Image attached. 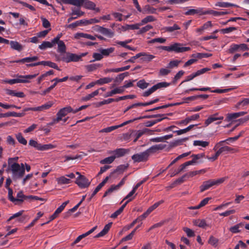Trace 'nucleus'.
I'll list each match as a JSON object with an SVG mask.
<instances>
[{
  "label": "nucleus",
  "instance_id": "obj_1",
  "mask_svg": "<svg viewBox=\"0 0 249 249\" xmlns=\"http://www.w3.org/2000/svg\"><path fill=\"white\" fill-rule=\"evenodd\" d=\"M158 48L169 52H174L176 53H183L191 50L190 47H183L182 45L179 43H175L169 46H160Z\"/></svg>",
  "mask_w": 249,
  "mask_h": 249
},
{
  "label": "nucleus",
  "instance_id": "obj_2",
  "mask_svg": "<svg viewBox=\"0 0 249 249\" xmlns=\"http://www.w3.org/2000/svg\"><path fill=\"white\" fill-rule=\"evenodd\" d=\"M18 163H14L8 166L7 170H10L12 173V178L14 180L21 178L25 174L23 169H20Z\"/></svg>",
  "mask_w": 249,
  "mask_h": 249
},
{
  "label": "nucleus",
  "instance_id": "obj_3",
  "mask_svg": "<svg viewBox=\"0 0 249 249\" xmlns=\"http://www.w3.org/2000/svg\"><path fill=\"white\" fill-rule=\"evenodd\" d=\"M226 179V178H222L216 180L209 179L204 181L200 186V192H203L209 189L210 187L215 185H218L223 183Z\"/></svg>",
  "mask_w": 249,
  "mask_h": 249
},
{
  "label": "nucleus",
  "instance_id": "obj_4",
  "mask_svg": "<svg viewBox=\"0 0 249 249\" xmlns=\"http://www.w3.org/2000/svg\"><path fill=\"white\" fill-rule=\"evenodd\" d=\"M57 61H62L66 63L71 62H78L80 60V57L78 55L75 53H72L69 52L66 53L65 55H62V56L56 57Z\"/></svg>",
  "mask_w": 249,
  "mask_h": 249
},
{
  "label": "nucleus",
  "instance_id": "obj_5",
  "mask_svg": "<svg viewBox=\"0 0 249 249\" xmlns=\"http://www.w3.org/2000/svg\"><path fill=\"white\" fill-rule=\"evenodd\" d=\"M169 86V84L165 82H162L157 83V84L154 85L151 88L148 89L147 90L145 91L143 94L142 96L143 97H148L154 92L156 91L157 89H160L161 88H166Z\"/></svg>",
  "mask_w": 249,
  "mask_h": 249
},
{
  "label": "nucleus",
  "instance_id": "obj_6",
  "mask_svg": "<svg viewBox=\"0 0 249 249\" xmlns=\"http://www.w3.org/2000/svg\"><path fill=\"white\" fill-rule=\"evenodd\" d=\"M41 65L44 66H49V67L60 71V69L58 68L56 64L50 61H42L38 62L31 63L29 64H27L26 66L27 67H31Z\"/></svg>",
  "mask_w": 249,
  "mask_h": 249
},
{
  "label": "nucleus",
  "instance_id": "obj_7",
  "mask_svg": "<svg viewBox=\"0 0 249 249\" xmlns=\"http://www.w3.org/2000/svg\"><path fill=\"white\" fill-rule=\"evenodd\" d=\"M79 175V177L76 178V183L81 188H85L88 187L90 184L88 179L84 176L81 175L79 172H76Z\"/></svg>",
  "mask_w": 249,
  "mask_h": 249
},
{
  "label": "nucleus",
  "instance_id": "obj_8",
  "mask_svg": "<svg viewBox=\"0 0 249 249\" xmlns=\"http://www.w3.org/2000/svg\"><path fill=\"white\" fill-rule=\"evenodd\" d=\"M69 201H67L63 202L61 206H60L54 212V213L50 216V220L46 223H44L41 224V226H43L45 224H48L50 221L56 218L59 213H60L64 209L66 205L69 203Z\"/></svg>",
  "mask_w": 249,
  "mask_h": 249
},
{
  "label": "nucleus",
  "instance_id": "obj_9",
  "mask_svg": "<svg viewBox=\"0 0 249 249\" xmlns=\"http://www.w3.org/2000/svg\"><path fill=\"white\" fill-rule=\"evenodd\" d=\"M148 157L147 152L145 151L143 152L133 155L131 158L135 162H140L147 160Z\"/></svg>",
  "mask_w": 249,
  "mask_h": 249
},
{
  "label": "nucleus",
  "instance_id": "obj_10",
  "mask_svg": "<svg viewBox=\"0 0 249 249\" xmlns=\"http://www.w3.org/2000/svg\"><path fill=\"white\" fill-rule=\"evenodd\" d=\"M130 151L129 149L125 148H117L113 151H110L108 153L110 154H114L113 157L116 158H120L124 156L125 154H128Z\"/></svg>",
  "mask_w": 249,
  "mask_h": 249
},
{
  "label": "nucleus",
  "instance_id": "obj_11",
  "mask_svg": "<svg viewBox=\"0 0 249 249\" xmlns=\"http://www.w3.org/2000/svg\"><path fill=\"white\" fill-rule=\"evenodd\" d=\"M210 70V69L207 68H203L201 70H198L196 72L193 73L192 74L186 76L185 80H184L182 82L190 81L193 79L194 78L196 77V76L202 74Z\"/></svg>",
  "mask_w": 249,
  "mask_h": 249
},
{
  "label": "nucleus",
  "instance_id": "obj_12",
  "mask_svg": "<svg viewBox=\"0 0 249 249\" xmlns=\"http://www.w3.org/2000/svg\"><path fill=\"white\" fill-rule=\"evenodd\" d=\"M82 5L86 9L94 10L96 12H99L100 11L99 8L96 7L95 3L89 0H85Z\"/></svg>",
  "mask_w": 249,
  "mask_h": 249
},
{
  "label": "nucleus",
  "instance_id": "obj_13",
  "mask_svg": "<svg viewBox=\"0 0 249 249\" xmlns=\"http://www.w3.org/2000/svg\"><path fill=\"white\" fill-rule=\"evenodd\" d=\"M14 203L15 205H20L23 203L25 200L28 199V196H25L23 194L22 191L18 192L17 195V197L15 198Z\"/></svg>",
  "mask_w": 249,
  "mask_h": 249
},
{
  "label": "nucleus",
  "instance_id": "obj_14",
  "mask_svg": "<svg viewBox=\"0 0 249 249\" xmlns=\"http://www.w3.org/2000/svg\"><path fill=\"white\" fill-rule=\"evenodd\" d=\"M223 119H224L223 116H219V117L216 118L212 115H211L209 117V118L207 120H205V126H207L210 124L212 123L213 122L216 121H218V120H219L220 121L215 123V124H221V121L223 120Z\"/></svg>",
  "mask_w": 249,
  "mask_h": 249
},
{
  "label": "nucleus",
  "instance_id": "obj_15",
  "mask_svg": "<svg viewBox=\"0 0 249 249\" xmlns=\"http://www.w3.org/2000/svg\"><path fill=\"white\" fill-rule=\"evenodd\" d=\"M73 109L71 107H64L61 109L56 114V116L59 117L61 118V120H62V118L65 117L66 115L68 114V113L70 112L73 113Z\"/></svg>",
  "mask_w": 249,
  "mask_h": 249
},
{
  "label": "nucleus",
  "instance_id": "obj_16",
  "mask_svg": "<svg viewBox=\"0 0 249 249\" xmlns=\"http://www.w3.org/2000/svg\"><path fill=\"white\" fill-rule=\"evenodd\" d=\"M166 146V144H159L155 145H153L150 147L149 148L147 149L146 151L147 152L148 154V156L149 154L151 153H154L158 150H161L165 148Z\"/></svg>",
  "mask_w": 249,
  "mask_h": 249
},
{
  "label": "nucleus",
  "instance_id": "obj_17",
  "mask_svg": "<svg viewBox=\"0 0 249 249\" xmlns=\"http://www.w3.org/2000/svg\"><path fill=\"white\" fill-rule=\"evenodd\" d=\"M244 226V223L240 222L233 226L231 227L229 229V231L232 233H237L240 232L242 229L243 228Z\"/></svg>",
  "mask_w": 249,
  "mask_h": 249
},
{
  "label": "nucleus",
  "instance_id": "obj_18",
  "mask_svg": "<svg viewBox=\"0 0 249 249\" xmlns=\"http://www.w3.org/2000/svg\"><path fill=\"white\" fill-rule=\"evenodd\" d=\"M38 59V57L37 56H34L32 57H27L21 59L15 60L13 62L15 63H30L36 61Z\"/></svg>",
  "mask_w": 249,
  "mask_h": 249
},
{
  "label": "nucleus",
  "instance_id": "obj_19",
  "mask_svg": "<svg viewBox=\"0 0 249 249\" xmlns=\"http://www.w3.org/2000/svg\"><path fill=\"white\" fill-rule=\"evenodd\" d=\"M112 225V222H110V223H108L105 226L104 229L99 233H98L95 236V238H99V237H102V236H104L105 235H106L109 231Z\"/></svg>",
  "mask_w": 249,
  "mask_h": 249
},
{
  "label": "nucleus",
  "instance_id": "obj_20",
  "mask_svg": "<svg viewBox=\"0 0 249 249\" xmlns=\"http://www.w3.org/2000/svg\"><path fill=\"white\" fill-rule=\"evenodd\" d=\"M157 9L149 5H146L142 9V13L143 14H156Z\"/></svg>",
  "mask_w": 249,
  "mask_h": 249
},
{
  "label": "nucleus",
  "instance_id": "obj_21",
  "mask_svg": "<svg viewBox=\"0 0 249 249\" xmlns=\"http://www.w3.org/2000/svg\"><path fill=\"white\" fill-rule=\"evenodd\" d=\"M128 167V164H121L117 166L116 169L111 172L110 174V177H112L113 174L115 173H118V174L123 173Z\"/></svg>",
  "mask_w": 249,
  "mask_h": 249
},
{
  "label": "nucleus",
  "instance_id": "obj_22",
  "mask_svg": "<svg viewBox=\"0 0 249 249\" xmlns=\"http://www.w3.org/2000/svg\"><path fill=\"white\" fill-rule=\"evenodd\" d=\"M205 156L204 153H199L197 154H193L191 157L193 160L195 161V163L196 164L199 163L203 162L202 159Z\"/></svg>",
  "mask_w": 249,
  "mask_h": 249
},
{
  "label": "nucleus",
  "instance_id": "obj_23",
  "mask_svg": "<svg viewBox=\"0 0 249 249\" xmlns=\"http://www.w3.org/2000/svg\"><path fill=\"white\" fill-rule=\"evenodd\" d=\"M75 37L77 39H79L80 38L83 37L92 40H95L96 39L95 36H91L89 34L83 33H77V34H76Z\"/></svg>",
  "mask_w": 249,
  "mask_h": 249
},
{
  "label": "nucleus",
  "instance_id": "obj_24",
  "mask_svg": "<svg viewBox=\"0 0 249 249\" xmlns=\"http://www.w3.org/2000/svg\"><path fill=\"white\" fill-rule=\"evenodd\" d=\"M217 152L219 153V155L221 154H227L229 152H234V150L233 148L231 147L228 146H222L218 148V150H216Z\"/></svg>",
  "mask_w": 249,
  "mask_h": 249
},
{
  "label": "nucleus",
  "instance_id": "obj_25",
  "mask_svg": "<svg viewBox=\"0 0 249 249\" xmlns=\"http://www.w3.org/2000/svg\"><path fill=\"white\" fill-rule=\"evenodd\" d=\"M195 14L203 15L202 8L191 9L185 12V15L186 16L194 15Z\"/></svg>",
  "mask_w": 249,
  "mask_h": 249
},
{
  "label": "nucleus",
  "instance_id": "obj_26",
  "mask_svg": "<svg viewBox=\"0 0 249 249\" xmlns=\"http://www.w3.org/2000/svg\"><path fill=\"white\" fill-rule=\"evenodd\" d=\"M162 116L158 117H160V118H159V119H155V120H154L146 121L145 123V126H146V127H151L153 125H154V124H157V123H158L159 122H161L163 119H167V117L161 118V117H162V116H163L164 115L163 114H162Z\"/></svg>",
  "mask_w": 249,
  "mask_h": 249
},
{
  "label": "nucleus",
  "instance_id": "obj_27",
  "mask_svg": "<svg viewBox=\"0 0 249 249\" xmlns=\"http://www.w3.org/2000/svg\"><path fill=\"white\" fill-rule=\"evenodd\" d=\"M157 20V19L153 16H148L143 18L141 21L139 23L140 24V26H142L148 22H151L155 21Z\"/></svg>",
  "mask_w": 249,
  "mask_h": 249
},
{
  "label": "nucleus",
  "instance_id": "obj_28",
  "mask_svg": "<svg viewBox=\"0 0 249 249\" xmlns=\"http://www.w3.org/2000/svg\"><path fill=\"white\" fill-rule=\"evenodd\" d=\"M124 90L121 87L116 88L109 92L107 93L105 97L112 96L116 94H121L124 92Z\"/></svg>",
  "mask_w": 249,
  "mask_h": 249
},
{
  "label": "nucleus",
  "instance_id": "obj_29",
  "mask_svg": "<svg viewBox=\"0 0 249 249\" xmlns=\"http://www.w3.org/2000/svg\"><path fill=\"white\" fill-rule=\"evenodd\" d=\"M11 48L15 50L20 52L23 49V46L17 41H11L10 42Z\"/></svg>",
  "mask_w": 249,
  "mask_h": 249
},
{
  "label": "nucleus",
  "instance_id": "obj_30",
  "mask_svg": "<svg viewBox=\"0 0 249 249\" xmlns=\"http://www.w3.org/2000/svg\"><path fill=\"white\" fill-rule=\"evenodd\" d=\"M80 3L79 0H60V3L71 4L77 7H81Z\"/></svg>",
  "mask_w": 249,
  "mask_h": 249
},
{
  "label": "nucleus",
  "instance_id": "obj_31",
  "mask_svg": "<svg viewBox=\"0 0 249 249\" xmlns=\"http://www.w3.org/2000/svg\"><path fill=\"white\" fill-rule=\"evenodd\" d=\"M141 53L142 55L141 58V60H142L143 62H150L155 57V56L152 54H150L145 53Z\"/></svg>",
  "mask_w": 249,
  "mask_h": 249
},
{
  "label": "nucleus",
  "instance_id": "obj_32",
  "mask_svg": "<svg viewBox=\"0 0 249 249\" xmlns=\"http://www.w3.org/2000/svg\"><path fill=\"white\" fill-rule=\"evenodd\" d=\"M188 140V138H184L183 139L175 140L170 142V146L171 147H175L182 145L184 142H185Z\"/></svg>",
  "mask_w": 249,
  "mask_h": 249
},
{
  "label": "nucleus",
  "instance_id": "obj_33",
  "mask_svg": "<svg viewBox=\"0 0 249 249\" xmlns=\"http://www.w3.org/2000/svg\"><path fill=\"white\" fill-rule=\"evenodd\" d=\"M247 113L246 112L241 111L239 112H236L234 113L228 114V119L229 121L232 120L233 119L238 118L240 116H243Z\"/></svg>",
  "mask_w": 249,
  "mask_h": 249
},
{
  "label": "nucleus",
  "instance_id": "obj_34",
  "mask_svg": "<svg viewBox=\"0 0 249 249\" xmlns=\"http://www.w3.org/2000/svg\"><path fill=\"white\" fill-rule=\"evenodd\" d=\"M53 103L52 101H49L47 103L42 105L41 106L36 107V111H41L44 110H47L50 108L53 105Z\"/></svg>",
  "mask_w": 249,
  "mask_h": 249
},
{
  "label": "nucleus",
  "instance_id": "obj_35",
  "mask_svg": "<svg viewBox=\"0 0 249 249\" xmlns=\"http://www.w3.org/2000/svg\"><path fill=\"white\" fill-rule=\"evenodd\" d=\"M147 217L145 216V215L144 214V213L142 214L141 215L139 216L138 217H137L135 220H134L128 226V229H130L133 227L135 224L137 223H140L141 224H142V221L144 220L145 218Z\"/></svg>",
  "mask_w": 249,
  "mask_h": 249
},
{
  "label": "nucleus",
  "instance_id": "obj_36",
  "mask_svg": "<svg viewBox=\"0 0 249 249\" xmlns=\"http://www.w3.org/2000/svg\"><path fill=\"white\" fill-rule=\"evenodd\" d=\"M102 31H101V34L107 36L108 37L111 38L114 35V32L111 30L110 29L102 27Z\"/></svg>",
  "mask_w": 249,
  "mask_h": 249
},
{
  "label": "nucleus",
  "instance_id": "obj_37",
  "mask_svg": "<svg viewBox=\"0 0 249 249\" xmlns=\"http://www.w3.org/2000/svg\"><path fill=\"white\" fill-rule=\"evenodd\" d=\"M58 45L57 52L61 53H66V46L63 41H59L56 43Z\"/></svg>",
  "mask_w": 249,
  "mask_h": 249
},
{
  "label": "nucleus",
  "instance_id": "obj_38",
  "mask_svg": "<svg viewBox=\"0 0 249 249\" xmlns=\"http://www.w3.org/2000/svg\"><path fill=\"white\" fill-rule=\"evenodd\" d=\"M54 44L53 43V40L50 42L49 41H43L41 44L39 45L38 48L41 50H45L47 48H52Z\"/></svg>",
  "mask_w": 249,
  "mask_h": 249
},
{
  "label": "nucleus",
  "instance_id": "obj_39",
  "mask_svg": "<svg viewBox=\"0 0 249 249\" xmlns=\"http://www.w3.org/2000/svg\"><path fill=\"white\" fill-rule=\"evenodd\" d=\"M6 93L8 95L16 96L19 98H23L25 96L24 93L22 92H16L14 90L11 89H7Z\"/></svg>",
  "mask_w": 249,
  "mask_h": 249
},
{
  "label": "nucleus",
  "instance_id": "obj_40",
  "mask_svg": "<svg viewBox=\"0 0 249 249\" xmlns=\"http://www.w3.org/2000/svg\"><path fill=\"white\" fill-rule=\"evenodd\" d=\"M194 224L195 225L202 228H205L208 226L204 219L196 220L194 221Z\"/></svg>",
  "mask_w": 249,
  "mask_h": 249
},
{
  "label": "nucleus",
  "instance_id": "obj_41",
  "mask_svg": "<svg viewBox=\"0 0 249 249\" xmlns=\"http://www.w3.org/2000/svg\"><path fill=\"white\" fill-rule=\"evenodd\" d=\"M197 124H191L188 126L187 127L183 129H180L177 131H174V133H176L178 135H181L182 134L185 133L189 131H190L191 129H192L195 126H196Z\"/></svg>",
  "mask_w": 249,
  "mask_h": 249
},
{
  "label": "nucleus",
  "instance_id": "obj_42",
  "mask_svg": "<svg viewBox=\"0 0 249 249\" xmlns=\"http://www.w3.org/2000/svg\"><path fill=\"white\" fill-rule=\"evenodd\" d=\"M140 24L139 23H136L134 24H126L125 26L122 27V28L124 31H126L128 30H136L140 29Z\"/></svg>",
  "mask_w": 249,
  "mask_h": 249
},
{
  "label": "nucleus",
  "instance_id": "obj_43",
  "mask_svg": "<svg viewBox=\"0 0 249 249\" xmlns=\"http://www.w3.org/2000/svg\"><path fill=\"white\" fill-rule=\"evenodd\" d=\"M162 115H161L160 114H156V115H147V116H143V117H140L139 118H134L132 120H128V121H127L126 122H127V124H128L129 123H132L136 120H139V119H143V118H156L157 117H159V116H162Z\"/></svg>",
  "mask_w": 249,
  "mask_h": 249
},
{
  "label": "nucleus",
  "instance_id": "obj_44",
  "mask_svg": "<svg viewBox=\"0 0 249 249\" xmlns=\"http://www.w3.org/2000/svg\"><path fill=\"white\" fill-rule=\"evenodd\" d=\"M162 115H161L160 114H156V115H147V116H143V117H140L139 118H134L132 120H128V121H127L126 122H127V124H128L129 123H132L136 120H139V119H143V118H156L157 117H159V116H162Z\"/></svg>",
  "mask_w": 249,
  "mask_h": 249
},
{
  "label": "nucleus",
  "instance_id": "obj_45",
  "mask_svg": "<svg viewBox=\"0 0 249 249\" xmlns=\"http://www.w3.org/2000/svg\"><path fill=\"white\" fill-rule=\"evenodd\" d=\"M113 79L110 77H104L100 78L99 79L96 81V83L98 85H103L104 84H107L111 82Z\"/></svg>",
  "mask_w": 249,
  "mask_h": 249
},
{
  "label": "nucleus",
  "instance_id": "obj_46",
  "mask_svg": "<svg viewBox=\"0 0 249 249\" xmlns=\"http://www.w3.org/2000/svg\"><path fill=\"white\" fill-rule=\"evenodd\" d=\"M215 6L225 8L229 7L230 6L237 7V5L235 4L227 2H218L215 4Z\"/></svg>",
  "mask_w": 249,
  "mask_h": 249
},
{
  "label": "nucleus",
  "instance_id": "obj_47",
  "mask_svg": "<svg viewBox=\"0 0 249 249\" xmlns=\"http://www.w3.org/2000/svg\"><path fill=\"white\" fill-rule=\"evenodd\" d=\"M56 180L59 184H67L71 182L70 179L66 178L65 176H62L57 178Z\"/></svg>",
  "mask_w": 249,
  "mask_h": 249
},
{
  "label": "nucleus",
  "instance_id": "obj_48",
  "mask_svg": "<svg viewBox=\"0 0 249 249\" xmlns=\"http://www.w3.org/2000/svg\"><path fill=\"white\" fill-rule=\"evenodd\" d=\"M85 67L89 71H92L97 69L99 67H101V65L100 64L95 63L88 65Z\"/></svg>",
  "mask_w": 249,
  "mask_h": 249
},
{
  "label": "nucleus",
  "instance_id": "obj_49",
  "mask_svg": "<svg viewBox=\"0 0 249 249\" xmlns=\"http://www.w3.org/2000/svg\"><path fill=\"white\" fill-rule=\"evenodd\" d=\"M56 147L55 145H53L52 144H40V147L39 150L40 151H46L50 149H52Z\"/></svg>",
  "mask_w": 249,
  "mask_h": 249
},
{
  "label": "nucleus",
  "instance_id": "obj_50",
  "mask_svg": "<svg viewBox=\"0 0 249 249\" xmlns=\"http://www.w3.org/2000/svg\"><path fill=\"white\" fill-rule=\"evenodd\" d=\"M85 14V12L82 11L79 8L75 9V8L72 9V12L71 13V15L74 16L76 15L77 18L80 17Z\"/></svg>",
  "mask_w": 249,
  "mask_h": 249
},
{
  "label": "nucleus",
  "instance_id": "obj_51",
  "mask_svg": "<svg viewBox=\"0 0 249 249\" xmlns=\"http://www.w3.org/2000/svg\"><path fill=\"white\" fill-rule=\"evenodd\" d=\"M210 91L211 88L209 87H204V88H193L188 89H187L185 90V93H189L190 91Z\"/></svg>",
  "mask_w": 249,
  "mask_h": 249
},
{
  "label": "nucleus",
  "instance_id": "obj_52",
  "mask_svg": "<svg viewBox=\"0 0 249 249\" xmlns=\"http://www.w3.org/2000/svg\"><path fill=\"white\" fill-rule=\"evenodd\" d=\"M114 51V48L110 47L109 48L101 49L100 50V53H102V56H108L111 53H113Z\"/></svg>",
  "mask_w": 249,
  "mask_h": 249
},
{
  "label": "nucleus",
  "instance_id": "obj_53",
  "mask_svg": "<svg viewBox=\"0 0 249 249\" xmlns=\"http://www.w3.org/2000/svg\"><path fill=\"white\" fill-rule=\"evenodd\" d=\"M209 144V142L206 141H203L200 140L194 141L193 145L194 146H201L203 147H206Z\"/></svg>",
  "mask_w": 249,
  "mask_h": 249
},
{
  "label": "nucleus",
  "instance_id": "obj_54",
  "mask_svg": "<svg viewBox=\"0 0 249 249\" xmlns=\"http://www.w3.org/2000/svg\"><path fill=\"white\" fill-rule=\"evenodd\" d=\"M204 170H200L198 171H194L188 172L185 174L187 178H192L197 174H199L202 172H204Z\"/></svg>",
  "mask_w": 249,
  "mask_h": 249
},
{
  "label": "nucleus",
  "instance_id": "obj_55",
  "mask_svg": "<svg viewBox=\"0 0 249 249\" xmlns=\"http://www.w3.org/2000/svg\"><path fill=\"white\" fill-rule=\"evenodd\" d=\"M115 159V157H114L113 156H111L107 158H105L104 159L101 160L100 161V163L101 164H110L112 163Z\"/></svg>",
  "mask_w": 249,
  "mask_h": 249
},
{
  "label": "nucleus",
  "instance_id": "obj_56",
  "mask_svg": "<svg viewBox=\"0 0 249 249\" xmlns=\"http://www.w3.org/2000/svg\"><path fill=\"white\" fill-rule=\"evenodd\" d=\"M130 66L129 65H128V66L121 67V68L109 69L108 70V71L118 72L120 71H124L125 70H127L130 68Z\"/></svg>",
  "mask_w": 249,
  "mask_h": 249
},
{
  "label": "nucleus",
  "instance_id": "obj_57",
  "mask_svg": "<svg viewBox=\"0 0 249 249\" xmlns=\"http://www.w3.org/2000/svg\"><path fill=\"white\" fill-rule=\"evenodd\" d=\"M137 86L142 89H145L148 87L149 83H146L144 79H142L137 82Z\"/></svg>",
  "mask_w": 249,
  "mask_h": 249
},
{
  "label": "nucleus",
  "instance_id": "obj_58",
  "mask_svg": "<svg viewBox=\"0 0 249 249\" xmlns=\"http://www.w3.org/2000/svg\"><path fill=\"white\" fill-rule=\"evenodd\" d=\"M180 62V60H172L168 63L167 68L169 69H172L174 67H177Z\"/></svg>",
  "mask_w": 249,
  "mask_h": 249
},
{
  "label": "nucleus",
  "instance_id": "obj_59",
  "mask_svg": "<svg viewBox=\"0 0 249 249\" xmlns=\"http://www.w3.org/2000/svg\"><path fill=\"white\" fill-rule=\"evenodd\" d=\"M129 74L128 72L121 73L119 74L115 79V82H120L122 81L125 77L127 76Z\"/></svg>",
  "mask_w": 249,
  "mask_h": 249
},
{
  "label": "nucleus",
  "instance_id": "obj_60",
  "mask_svg": "<svg viewBox=\"0 0 249 249\" xmlns=\"http://www.w3.org/2000/svg\"><path fill=\"white\" fill-rule=\"evenodd\" d=\"M153 26L151 25H147L145 26L142 28L140 29V30L138 31V34H142L143 33H145L148 31H149L150 30L152 29L153 28Z\"/></svg>",
  "mask_w": 249,
  "mask_h": 249
},
{
  "label": "nucleus",
  "instance_id": "obj_61",
  "mask_svg": "<svg viewBox=\"0 0 249 249\" xmlns=\"http://www.w3.org/2000/svg\"><path fill=\"white\" fill-rule=\"evenodd\" d=\"M16 138L18 140V142L23 144V145H26L27 142L25 140V139L22 136V134L21 133H18L16 135Z\"/></svg>",
  "mask_w": 249,
  "mask_h": 249
},
{
  "label": "nucleus",
  "instance_id": "obj_62",
  "mask_svg": "<svg viewBox=\"0 0 249 249\" xmlns=\"http://www.w3.org/2000/svg\"><path fill=\"white\" fill-rule=\"evenodd\" d=\"M186 179H187L186 176L185 174H184L180 178L176 179L174 181V182L173 183L172 185H173V186H174L177 184H180L182 183H183V182H184Z\"/></svg>",
  "mask_w": 249,
  "mask_h": 249
},
{
  "label": "nucleus",
  "instance_id": "obj_63",
  "mask_svg": "<svg viewBox=\"0 0 249 249\" xmlns=\"http://www.w3.org/2000/svg\"><path fill=\"white\" fill-rule=\"evenodd\" d=\"M118 188L116 187V185H112L110 186V187L104 193L103 197H105L107 196L108 194L111 193L115 190H118Z\"/></svg>",
  "mask_w": 249,
  "mask_h": 249
},
{
  "label": "nucleus",
  "instance_id": "obj_64",
  "mask_svg": "<svg viewBox=\"0 0 249 249\" xmlns=\"http://www.w3.org/2000/svg\"><path fill=\"white\" fill-rule=\"evenodd\" d=\"M238 44H231L230 46V48L229 49L228 52L230 53H233L235 52L239 51L238 50Z\"/></svg>",
  "mask_w": 249,
  "mask_h": 249
}]
</instances>
